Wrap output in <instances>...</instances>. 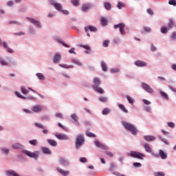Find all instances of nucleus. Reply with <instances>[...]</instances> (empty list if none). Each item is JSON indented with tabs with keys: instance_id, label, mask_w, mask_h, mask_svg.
<instances>
[{
	"instance_id": "nucleus-42",
	"label": "nucleus",
	"mask_w": 176,
	"mask_h": 176,
	"mask_svg": "<svg viewBox=\"0 0 176 176\" xmlns=\"http://www.w3.org/2000/svg\"><path fill=\"white\" fill-rule=\"evenodd\" d=\"M34 124H35V126H36V127H38V129H45V125H43V124H41V123L36 122Z\"/></svg>"
},
{
	"instance_id": "nucleus-8",
	"label": "nucleus",
	"mask_w": 176,
	"mask_h": 176,
	"mask_svg": "<svg viewBox=\"0 0 176 176\" xmlns=\"http://www.w3.org/2000/svg\"><path fill=\"white\" fill-rule=\"evenodd\" d=\"M153 156L155 157H159L160 156L161 159L165 160L167 157V153L163 150H159V155L153 153Z\"/></svg>"
},
{
	"instance_id": "nucleus-3",
	"label": "nucleus",
	"mask_w": 176,
	"mask_h": 176,
	"mask_svg": "<svg viewBox=\"0 0 176 176\" xmlns=\"http://www.w3.org/2000/svg\"><path fill=\"white\" fill-rule=\"evenodd\" d=\"M83 144H85V138L82 135H78L76 141V148L79 149Z\"/></svg>"
},
{
	"instance_id": "nucleus-64",
	"label": "nucleus",
	"mask_w": 176,
	"mask_h": 176,
	"mask_svg": "<svg viewBox=\"0 0 176 176\" xmlns=\"http://www.w3.org/2000/svg\"><path fill=\"white\" fill-rule=\"evenodd\" d=\"M14 4L12 1H8L7 3L8 6H13Z\"/></svg>"
},
{
	"instance_id": "nucleus-16",
	"label": "nucleus",
	"mask_w": 176,
	"mask_h": 176,
	"mask_svg": "<svg viewBox=\"0 0 176 176\" xmlns=\"http://www.w3.org/2000/svg\"><path fill=\"white\" fill-rule=\"evenodd\" d=\"M94 89L97 91V93H99L100 94H104V89L100 87L97 86H93Z\"/></svg>"
},
{
	"instance_id": "nucleus-63",
	"label": "nucleus",
	"mask_w": 176,
	"mask_h": 176,
	"mask_svg": "<svg viewBox=\"0 0 176 176\" xmlns=\"http://www.w3.org/2000/svg\"><path fill=\"white\" fill-rule=\"evenodd\" d=\"M144 30L146 32H151V31H152V30L151 29V28H148V27H144Z\"/></svg>"
},
{
	"instance_id": "nucleus-57",
	"label": "nucleus",
	"mask_w": 176,
	"mask_h": 176,
	"mask_svg": "<svg viewBox=\"0 0 176 176\" xmlns=\"http://www.w3.org/2000/svg\"><path fill=\"white\" fill-rule=\"evenodd\" d=\"M170 38L174 41L176 39V32L172 33L171 36H170Z\"/></svg>"
},
{
	"instance_id": "nucleus-14",
	"label": "nucleus",
	"mask_w": 176,
	"mask_h": 176,
	"mask_svg": "<svg viewBox=\"0 0 176 176\" xmlns=\"http://www.w3.org/2000/svg\"><path fill=\"white\" fill-rule=\"evenodd\" d=\"M59 162H60V164H62L63 166H69V162L67 160H65V159H64V158H63V157H60V158L59 159Z\"/></svg>"
},
{
	"instance_id": "nucleus-22",
	"label": "nucleus",
	"mask_w": 176,
	"mask_h": 176,
	"mask_svg": "<svg viewBox=\"0 0 176 176\" xmlns=\"http://www.w3.org/2000/svg\"><path fill=\"white\" fill-rule=\"evenodd\" d=\"M91 8L90 4H84L82 7V12H87Z\"/></svg>"
},
{
	"instance_id": "nucleus-7",
	"label": "nucleus",
	"mask_w": 176,
	"mask_h": 176,
	"mask_svg": "<svg viewBox=\"0 0 176 176\" xmlns=\"http://www.w3.org/2000/svg\"><path fill=\"white\" fill-rule=\"evenodd\" d=\"M142 89H144V90H145V91H147V93H150L151 94L153 93V89L151 87V85L145 82L142 83Z\"/></svg>"
},
{
	"instance_id": "nucleus-61",
	"label": "nucleus",
	"mask_w": 176,
	"mask_h": 176,
	"mask_svg": "<svg viewBox=\"0 0 176 176\" xmlns=\"http://www.w3.org/2000/svg\"><path fill=\"white\" fill-rule=\"evenodd\" d=\"M119 69H111V72L113 73V74H116L118 72H119Z\"/></svg>"
},
{
	"instance_id": "nucleus-51",
	"label": "nucleus",
	"mask_w": 176,
	"mask_h": 176,
	"mask_svg": "<svg viewBox=\"0 0 176 176\" xmlns=\"http://www.w3.org/2000/svg\"><path fill=\"white\" fill-rule=\"evenodd\" d=\"M169 5H173V6H176V0H169Z\"/></svg>"
},
{
	"instance_id": "nucleus-2",
	"label": "nucleus",
	"mask_w": 176,
	"mask_h": 176,
	"mask_svg": "<svg viewBox=\"0 0 176 176\" xmlns=\"http://www.w3.org/2000/svg\"><path fill=\"white\" fill-rule=\"evenodd\" d=\"M128 156H131V157H135V159H140V160H142V159L145 157L144 154L137 151H131L129 153H128Z\"/></svg>"
},
{
	"instance_id": "nucleus-39",
	"label": "nucleus",
	"mask_w": 176,
	"mask_h": 176,
	"mask_svg": "<svg viewBox=\"0 0 176 176\" xmlns=\"http://www.w3.org/2000/svg\"><path fill=\"white\" fill-rule=\"evenodd\" d=\"M72 3L74 6H78L80 4L79 0H72Z\"/></svg>"
},
{
	"instance_id": "nucleus-43",
	"label": "nucleus",
	"mask_w": 176,
	"mask_h": 176,
	"mask_svg": "<svg viewBox=\"0 0 176 176\" xmlns=\"http://www.w3.org/2000/svg\"><path fill=\"white\" fill-rule=\"evenodd\" d=\"M126 5L124 3L118 2L117 5V8L119 9H122V8H124Z\"/></svg>"
},
{
	"instance_id": "nucleus-35",
	"label": "nucleus",
	"mask_w": 176,
	"mask_h": 176,
	"mask_svg": "<svg viewBox=\"0 0 176 176\" xmlns=\"http://www.w3.org/2000/svg\"><path fill=\"white\" fill-rule=\"evenodd\" d=\"M101 67L102 68V71L104 72H107L108 71V67H107V64H105V62L101 63Z\"/></svg>"
},
{
	"instance_id": "nucleus-54",
	"label": "nucleus",
	"mask_w": 176,
	"mask_h": 176,
	"mask_svg": "<svg viewBox=\"0 0 176 176\" xmlns=\"http://www.w3.org/2000/svg\"><path fill=\"white\" fill-rule=\"evenodd\" d=\"M168 127H171L172 129H174V127H175V124H174V122H168Z\"/></svg>"
},
{
	"instance_id": "nucleus-20",
	"label": "nucleus",
	"mask_w": 176,
	"mask_h": 176,
	"mask_svg": "<svg viewBox=\"0 0 176 176\" xmlns=\"http://www.w3.org/2000/svg\"><path fill=\"white\" fill-rule=\"evenodd\" d=\"M42 111V106L36 105L32 108L33 112H41Z\"/></svg>"
},
{
	"instance_id": "nucleus-23",
	"label": "nucleus",
	"mask_w": 176,
	"mask_h": 176,
	"mask_svg": "<svg viewBox=\"0 0 176 176\" xmlns=\"http://www.w3.org/2000/svg\"><path fill=\"white\" fill-rule=\"evenodd\" d=\"M89 30L91 31V32H96L97 31V28L94 26H89L88 28H85V31L89 32Z\"/></svg>"
},
{
	"instance_id": "nucleus-49",
	"label": "nucleus",
	"mask_w": 176,
	"mask_h": 176,
	"mask_svg": "<svg viewBox=\"0 0 176 176\" xmlns=\"http://www.w3.org/2000/svg\"><path fill=\"white\" fill-rule=\"evenodd\" d=\"M1 151L3 152V153H5L6 155H8V153H9L10 150L9 148H2Z\"/></svg>"
},
{
	"instance_id": "nucleus-5",
	"label": "nucleus",
	"mask_w": 176,
	"mask_h": 176,
	"mask_svg": "<svg viewBox=\"0 0 176 176\" xmlns=\"http://www.w3.org/2000/svg\"><path fill=\"white\" fill-rule=\"evenodd\" d=\"M114 28L116 30L118 28H120V32L122 34V35L126 34V31H124V28H126V24L124 23H119L114 25Z\"/></svg>"
},
{
	"instance_id": "nucleus-13",
	"label": "nucleus",
	"mask_w": 176,
	"mask_h": 176,
	"mask_svg": "<svg viewBox=\"0 0 176 176\" xmlns=\"http://www.w3.org/2000/svg\"><path fill=\"white\" fill-rule=\"evenodd\" d=\"M144 138L146 141H148V142L155 141L156 140V138L153 135H145V136H144Z\"/></svg>"
},
{
	"instance_id": "nucleus-21",
	"label": "nucleus",
	"mask_w": 176,
	"mask_h": 176,
	"mask_svg": "<svg viewBox=\"0 0 176 176\" xmlns=\"http://www.w3.org/2000/svg\"><path fill=\"white\" fill-rule=\"evenodd\" d=\"M47 142L51 146H57V142L54 140L48 139Z\"/></svg>"
},
{
	"instance_id": "nucleus-33",
	"label": "nucleus",
	"mask_w": 176,
	"mask_h": 176,
	"mask_svg": "<svg viewBox=\"0 0 176 176\" xmlns=\"http://www.w3.org/2000/svg\"><path fill=\"white\" fill-rule=\"evenodd\" d=\"M168 28L164 26L161 28V32L162 34H167L168 32Z\"/></svg>"
},
{
	"instance_id": "nucleus-18",
	"label": "nucleus",
	"mask_w": 176,
	"mask_h": 176,
	"mask_svg": "<svg viewBox=\"0 0 176 176\" xmlns=\"http://www.w3.org/2000/svg\"><path fill=\"white\" fill-rule=\"evenodd\" d=\"M137 67H146V63L142 60H138L135 62Z\"/></svg>"
},
{
	"instance_id": "nucleus-4",
	"label": "nucleus",
	"mask_w": 176,
	"mask_h": 176,
	"mask_svg": "<svg viewBox=\"0 0 176 176\" xmlns=\"http://www.w3.org/2000/svg\"><path fill=\"white\" fill-rule=\"evenodd\" d=\"M23 153L27 155V156H29V157H32L33 159H38V157H39V152L38 151L32 153L31 151L25 150L23 151Z\"/></svg>"
},
{
	"instance_id": "nucleus-10",
	"label": "nucleus",
	"mask_w": 176,
	"mask_h": 176,
	"mask_svg": "<svg viewBox=\"0 0 176 176\" xmlns=\"http://www.w3.org/2000/svg\"><path fill=\"white\" fill-rule=\"evenodd\" d=\"M95 145L98 146V148H101V149L107 150L108 147L107 145L103 144L102 143L100 142V141H95Z\"/></svg>"
},
{
	"instance_id": "nucleus-38",
	"label": "nucleus",
	"mask_w": 176,
	"mask_h": 176,
	"mask_svg": "<svg viewBox=\"0 0 176 176\" xmlns=\"http://www.w3.org/2000/svg\"><path fill=\"white\" fill-rule=\"evenodd\" d=\"M72 119H73V120L75 122V123H78V116L76 114H72L71 116Z\"/></svg>"
},
{
	"instance_id": "nucleus-1",
	"label": "nucleus",
	"mask_w": 176,
	"mask_h": 176,
	"mask_svg": "<svg viewBox=\"0 0 176 176\" xmlns=\"http://www.w3.org/2000/svg\"><path fill=\"white\" fill-rule=\"evenodd\" d=\"M123 126L126 130H128V131H131V134L133 135H137V128H135L133 124H130L129 122H123Z\"/></svg>"
},
{
	"instance_id": "nucleus-9",
	"label": "nucleus",
	"mask_w": 176,
	"mask_h": 176,
	"mask_svg": "<svg viewBox=\"0 0 176 176\" xmlns=\"http://www.w3.org/2000/svg\"><path fill=\"white\" fill-rule=\"evenodd\" d=\"M27 19L32 23V24H34L35 26H36L38 28H41V22H39V21H36V19H33V18H30L28 17Z\"/></svg>"
},
{
	"instance_id": "nucleus-44",
	"label": "nucleus",
	"mask_w": 176,
	"mask_h": 176,
	"mask_svg": "<svg viewBox=\"0 0 176 176\" xmlns=\"http://www.w3.org/2000/svg\"><path fill=\"white\" fill-rule=\"evenodd\" d=\"M99 100L101 101V102H107V101H108V98L102 96L100 97Z\"/></svg>"
},
{
	"instance_id": "nucleus-55",
	"label": "nucleus",
	"mask_w": 176,
	"mask_h": 176,
	"mask_svg": "<svg viewBox=\"0 0 176 176\" xmlns=\"http://www.w3.org/2000/svg\"><path fill=\"white\" fill-rule=\"evenodd\" d=\"M105 153L107 155V156H109V157H113V153H112V152L105 151Z\"/></svg>"
},
{
	"instance_id": "nucleus-58",
	"label": "nucleus",
	"mask_w": 176,
	"mask_h": 176,
	"mask_svg": "<svg viewBox=\"0 0 176 176\" xmlns=\"http://www.w3.org/2000/svg\"><path fill=\"white\" fill-rule=\"evenodd\" d=\"M0 64H1V65H9V63L3 60H0Z\"/></svg>"
},
{
	"instance_id": "nucleus-47",
	"label": "nucleus",
	"mask_w": 176,
	"mask_h": 176,
	"mask_svg": "<svg viewBox=\"0 0 176 176\" xmlns=\"http://www.w3.org/2000/svg\"><path fill=\"white\" fill-rule=\"evenodd\" d=\"M29 142L30 144H31V145H34V146L38 145V140H30Z\"/></svg>"
},
{
	"instance_id": "nucleus-26",
	"label": "nucleus",
	"mask_w": 176,
	"mask_h": 176,
	"mask_svg": "<svg viewBox=\"0 0 176 176\" xmlns=\"http://www.w3.org/2000/svg\"><path fill=\"white\" fill-rule=\"evenodd\" d=\"M72 62L73 63V64H76V65H78L79 67H82V65H83L82 62L75 58L72 59Z\"/></svg>"
},
{
	"instance_id": "nucleus-6",
	"label": "nucleus",
	"mask_w": 176,
	"mask_h": 176,
	"mask_svg": "<svg viewBox=\"0 0 176 176\" xmlns=\"http://www.w3.org/2000/svg\"><path fill=\"white\" fill-rule=\"evenodd\" d=\"M50 5L54 6L55 9H56V10H58L59 12H61V10H63V6L59 3H56L54 0H50Z\"/></svg>"
},
{
	"instance_id": "nucleus-32",
	"label": "nucleus",
	"mask_w": 176,
	"mask_h": 176,
	"mask_svg": "<svg viewBox=\"0 0 176 176\" xmlns=\"http://www.w3.org/2000/svg\"><path fill=\"white\" fill-rule=\"evenodd\" d=\"M21 91L23 94H28V93H30V91H28V89H26L25 87L23 86L21 87Z\"/></svg>"
},
{
	"instance_id": "nucleus-17",
	"label": "nucleus",
	"mask_w": 176,
	"mask_h": 176,
	"mask_svg": "<svg viewBox=\"0 0 176 176\" xmlns=\"http://www.w3.org/2000/svg\"><path fill=\"white\" fill-rule=\"evenodd\" d=\"M12 146L13 149H21V148H24L23 144H21L20 143H14V144H12Z\"/></svg>"
},
{
	"instance_id": "nucleus-36",
	"label": "nucleus",
	"mask_w": 176,
	"mask_h": 176,
	"mask_svg": "<svg viewBox=\"0 0 176 176\" xmlns=\"http://www.w3.org/2000/svg\"><path fill=\"white\" fill-rule=\"evenodd\" d=\"M36 75L40 80H45V76L42 73H37Z\"/></svg>"
},
{
	"instance_id": "nucleus-25",
	"label": "nucleus",
	"mask_w": 176,
	"mask_h": 176,
	"mask_svg": "<svg viewBox=\"0 0 176 176\" xmlns=\"http://www.w3.org/2000/svg\"><path fill=\"white\" fill-rule=\"evenodd\" d=\"M3 46L6 49H7V51L8 52V53H14V51H13V50H12V48L9 47V45H8V43L4 42Z\"/></svg>"
},
{
	"instance_id": "nucleus-46",
	"label": "nucleus",
	"mask_w": 176,
	"mask_h": 176,
	"mask_svg": "<svg viewBox=\"0 0 176 176\" xmlns=\"http://www.w3.org/2000/svg\"><path fill=\"white\" fill-rule=\"evenodd\" d=\"M102 46L104 47H108V46H109V41L108 40L104 41L102 43Z\"/></svg>"
},
{
	"instance_id": "nucleus-50",
	"label": "nucleus",
	"mask_w": 176,
	"mask_h": 176,
	"mask_svg": "<svg viewBox=\"0 0 176 176\" xmlns=\"http://www.w3.org/2000/svg\"><path fill=\"white\" fill-rule=\"evenodd\" d=\"M134 167L138 168V167H142V164L140 162H134L133 163Z\"/></svg>"
},
{
	"instance_id": "nucleus-24",
	"label": "nucleus",
	"mask_w": 176,
	"mask_h": 176,
	"mask_svg": "<svg viewBox=\"0 0 176 176\" xmlns=\"http://www.w3.org/2000/svg\"><path fill=\"white\" fill-rule=\"evenodd\" d=\"M94 83L95 85H93V86L99 87L100 85H101V80H100V78H94Z\"/></svg>"
},
{
	"instance_id": "nucleus-15",
	"label": "nucleus",
	"mask_w": 176,
	"mask_h": 176,
	"mask_svg": "<svg viewBox=\"0 0 176 176\" xmlns=\"http://www.w3.org/2000/svg\"><path fill=\"white\" fill-rule=\"evenodd\" d=\"M57 170H58V173H60V174H62V175H64V176L69 175V171H68V170H64L60 168H58Z\"/></svg>"
},
{
	"instance_id": "nucleus-60",
	"label": "nucleus",
	"mask_w": 176,
	"mask_h": 176,
	"mask_svg": "<svg viewBox=\"0 0 176 176\" xmlns=\"http://www.w3.org/2000/svg\"><path fill=\"white\" fill-rule=\"evenodd\" d=\"M80 47H83V49H86L87 50H90V47L89 45H80Z\"/></svg>"
},
{
	"instance_id": "nucleus-52",
	"label": "nucleus",
	"mask_w": 176,
	"mask_h": 176,
	"mask_svg": "<svg viewBox=\"0 0 176 176\" xmlns=\"http://www.w3.org/2000/svg\"><path fill=\"white\" fill-rule=\"evenodd\" d=\"M80 162L81 163H87V159H86V157H80Z\"/></svg>"
},
{
	"instance_id": "nucleus-40",
	"label": "nucleus",
	"mask_w": 176,
	"mask_h": 176,
	"mask_svg": "<svg viewBox=\"0 0 176 176\" xmlns=\"http://www.w3.org/2000/svg\"><path fill=\"white\" fill-rule=\"evenodd\" d=\"M126 98H127L129 104H134V99L131 96H126Z\"/></svg>"
},
{
	"instance_id": "nucleus-27",
	"label": "nucleus",
	"mask_w": 176,
	"mask_h": 176,
	"mask_svg": "<svg viewBox=\"0 0 176 176\" xmlns=\"http://www.w3.org/2000/svg\"><path fill=\"white\" fill-rule=\"evenodd\" d=\"M144 146L146 152H148V153H152V148H151V146H149V144H145Z\"/></svg>"
},
{
	"instance_id": "nucleus-30",
	"label": "nucleus",
	"mask_w": 176,
	"mask_h": 176,
	"mask_svg": "<svg viewBox=\"0 0 176 176\" xmlns=\"http://www.w3.org/2000/svg\"><path fill=\"white\" fill-rule=\"evenodd\" d=\"M174 27V20L170 19L168 23V30H171Z\"/></svg>"
},
{
	"instance_id": "nucleus-37",
	"label": "nucleus",
	"mask_w": 176,
	"mask_h": 176,
	"mask_svg": "<svg viewBox=\"0 0 176 176\" xmlns=\"http://www.w3.org/2000/svg\"><path fill=\"white\" fill-rule=\"evenodd\" d=\"M15 94L17 96V97H19V98H22V100H27V98L25 96H23V95H21V94H20L19 91H16Z\"/></svg>"
},
{
	"instance_id": "nucleus-59",
	"label": "nucleus",
	"mask_w": 176,
	"mask_h": 176,
	"mask_svg": "<svg viewBox=\"0 0 176 176\" xmlns=\"http://www.w3.org/2000/svg\"><path fill=\"white\" fill-rule=\"evenodd\" d=\"M166 175L163 172H157L155 173V176H165Z\"/></svg>"
},
{
	"instance_id": "nucleus-41",
	"label": "nucleus",
	"mask_w": 176,
	"mask_h": 176,
	"mask_svg": "<svg viewBox=\"0 0 176 176\" xmlns=\"http://www.w3.org/2000/svg\"><path fill=\"white\" fill-rule=\"evenodd\" d=\"M59 67H61V68H65V69L74 68V66L72 65L68 66L67 65H65V64H59Z\"/></svg>"
},
{
	"instance_id": "nucleus-31",
	"label": "nucleus",
	"mask_w": 176,
	"mask_h": 176,
	"mask_svg": "<svg viewBox=\"0 0 176 176\" xmlns=\"http://www.w3.org/2000/svg\"><path fill=\"white\" fill-rule=\"evenodd\" d=\"M160 94L162 96V97L163 98H164V100H168V95H167L165 92H164L163 91H160Z\"/></svg>"
},
{
	"instance_id": "nucleus-62",
	"label": "nucleus",
	"mask_w": 176,
	"mask_h": 176,
	"mask_svg": "<svg viewBox=\"0 0 176 176\" xmlns=\"http://www.w3.org/2000/svg\"><path fill=\"white\" fill-rule=\"evenodd\" d=\"M59 42H60V43H62V45L63 46H65V47H69V46L68 45H67L65 43L63 42V41L59 40Z\"/></svg>"
},
{
	"instance_id": "nucleus-45",
	"label": "nucleus",
	"mask_w": 176,
	"mask_h": 176,
	"mask_svg": "<svg viewBox=\"0 0 176 176\" xmlns=\"http://www.w3.org/2000/svg\"><path fill=\"white\" fill-rule=\"evenodd\" d=\"M109 112H111V111L109 110V109L106 108V109H103V111H102V115H108V113H109Z\"/></svg>"
},
{
	"instance_id": "nucleus-53",
	"label": "nucleus",
	"mask_w": 176,
	"mask_h": 176,
	"mask_svg": "<svg viewBox=\"0 0 176 176\" xmlns=\"http://www.w3.org/2000/svg\"><path fill=\"white\" fill-rule=\"evenodd\" d=\"M143 102L145 104V105H151V101L146 100V99H143Z\"/></svg>"
},
{
	"instance_id": "nucleus-11",
	"label": "nucleus",
	"mask_w": 176,
	"mask_h": 176,
	"mask_svg": "<svg viewBox=\"0 0 176 176\" xmlns=\"http://www.w3.org/2000/svg\"><path fill=\"white\" fill-rule=\"evenodd\" d=\"M55 137H56V138H58V140H68V136H67V135L65 134H56Z\"/></svg>"
},
{
	"instance_id": "nucleus-28",
	"label": "nucleus",
	"mask_w": 176,
	"mask_h": 176,
	"mask_svg": "<svg viewBox=\"0 0 176 176\" xmlns=\"http://www.w3.org/2000/svg\"><path fill=\"white\" fill-rule=\"evenodd\" d=\"M104 7L107 10H111V9H112V6L111 5V3L109 2H104Z\"/></svg>"
},
{
	"instance_id": "nucleus-56",
	"label": "nucleus",
	"mask_w": 176,
	"mask_h": 176,
	"mask_svg": "<svg viewBox=\"0 0 176 176\" xmlns=\"http://www.w3.org/2000/svg\"><path fill=\"white\" fill-rule=\"evenodd\" d=\"M147 13H148V14L151 16H153V14H155V12H153V10H152L151 8L147 10Z\"/></svg>"
},
{
	"instance_id": "nucleus-19",
	"label": "nucleus",
	"mask_w": 176,
	"mask_h": 176,
	"mask_svg": "<svg viewBox=\"0 0 176 176\" xmlns=\"http://www.w3.org/2000/svg\"><path fill=\"white\" fill-rule=\"evenodd\" d=\"M41 149H42L43 153H45L46 155H52V151H50V148L42 147Z\"/></svg>"
},
{
	"instance_id": "nucleus-12",
	"label": "nucleus",
	"mask_w": 176,
	"mask_h": 176,
	"mask_svg": "<svg viewBox=\"0 0 176 176\" xmlns=\"http://www.w3.org/2000/svg\"><path fill=\"white\" fill-rule=\"evenodd\" d=\"M60 61H61V54H56L54 57V63L58 64V63H60Z\"/></svg>"
},
{
	"instance_id": "nucleus-34",
	"label": "nucleus",
	"mask_w": 176,
	"mask_h": 176,
	"mask_svg": "<svg viewBox=\"0 0 176 176\" xmlns=\"http://www.w3.org/2000/svg\"><path fill=\"white\" fill-rule=\"evenodd\" d=\"M101 23H102V25H108V20H107V18L105 17H102L101 18Z\"/></svg>"
},
{
	"instance_id": "nucleus-48",
	"label": "nucleus",
	"mask_w": 176,
	"mask_h": 176,
	"mask_svg": "<svg viewBox=\"0 0 176 176\" xmlns=\"http://www.w3.org/2000/svg\"><path fill=\"white\" fill-rule=\"evenodd\" d=\"M87 137H91V138H95L96 137V135H94V133H91V132H89L87 131L86 133Z\"/></svg>"
},
{
	"instance_id": "nucleus-29",
	"label": "nucleus",
	"mask_w": 176,
	"mask_h": 176,
	"mask_svg": "<svg viewBox=\"0 0 176 176\" xmlns=\"http://www.w3.org/2000/svg\"><path fill=\"white\" fill-rule=\"evenodd\" d=\"M118 107L120 109H122V111H123V112H124L125 113H129V110L126 109V107H124V104H118Z\"/></svg>"
}]
</instances>
